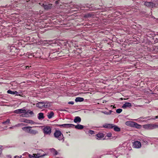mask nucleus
Here are the masks:
<instances>
[{
	"label": "nucleus",
	"mask_w": 158,
	"mask_h": 158,
	"mask_svg": "<svg viewBox=\"0 0 158 158\" xmlns=\"http://www.w3.org/2000/svg\"><path fill=\"white\" fill-rule=\"evenodd\" d=\"M144 5L148 7L152 8L158 6V0H153L152 2H146Z\"/></svg>",
	"instance_id": "f257e3e1"
},
{
	"label": "nucleus",
	"mask_w": 158,
	"mask_h": 158,
	"mask_svg": "<svg viewBox=\"0 0 158 158\" xmlns=\"http://www.w3.org/2000/svg\"><path fill=\"white\" fill-rule=\"evenodd\" d=\"M66 50V49H63L62 51H61L60 52H58L56 51L55 52H53L52 53H50L49 55V57H50V58H51L52 57V56H64V52Z\"/></svg>",
	"instance_id": "f03ea898"
},
{
	"label": "nucleus",
	"mask_w": 158,
	"mask_h": 158,
	"mask_svg": "<svg viewBox=\"0 0 158 158\" xmlns=\"http://www.w3.org/2000/svg\"><path fill=\"white\" fill-rule=\"evenodd\" d=\"M54 137L59 140H61L63 138V135L59 130H56L54 133Z\"/></svg>",
	"instance_id": "7ed1b4c3"
},
{
	"label": "nucleus",
	"mask_w": 158,
	"mask_h": 158,
	"mask_svg": "<svg viewBox=\"0 0 158 158\" xmlns=\"http://www.w3.org/2000/svg\"><path fill=\"white\" fill-rule=\"evenodd\" d=\"M143 127L145 129L149 130L153 129L157 127V126L153 124H148L143 125Z\"/></svg>",
	"instance_id": "20e7f679"
},
{
	"label": "nucleus",
	"mask_w": 158,
	"mask_h": 158,
	"mask_svg": "<svg viewBox=\"0 0 158 158\" xmlns=\"http://www.w3.org/2000/svg\"><path fill=\"white\" fill-rule=\"evenodd\" d=\"M52 131L51 128L48 126H45L43 129V132L45 134L50 135Z\"/></svg>",
	"instance_id": "39448f33"
},
{
	"label": "nucleus",
	"mask_w": 158,
	"mask_h": 158,
	"mask_svg": "<svg viewBox=\"0 0 158 158\" xmlns=\"http://www.w3.org/2000/svg\"><path fill=\"white\" fill-rule=\"evenodd\" d=\"M133 146L135 148H139L141 147V144L140 142L137 141L134 142Z\"/></svg>",
	"instance_id": "423d86ee"
},
{
	"label": "nucleus",
	"mask_w": 158,
	"mask_h": 158,
	"mask_svg": "<svg viewBox=\"0 0 158 158\" xmlns=\"http://www.w3.org/2000/svg\"><path fill=\"white\" fill-rule=\"evenodd\" d=\"M25 110L21 109L15 110L13 111V112L17 114H19L22 113H25Z\"/></svg>",
	"instance_id": "0eeeda50"
},
{
	"label": "nucleus",
	"mask_w": 158,
	"mask_h": 158,
	"mask_svg": "<svg viewBox=\"0 0 158 158\" xmlns=\"http://www.w3.org/2000/svg\"><path fill=\"white\" fill-rule=\"evenodd\" d=\"M103 127L105 128L111 129L114 127V125L112 124L106 123L103 125Z\"/></svg>",
	"instance_id": "6e6552de"
},
{
	"label": "nucleus",
	"mask_w": 158,
	"mask_h": 158,
	"mask_svg": "<svg viewBox=\"0 0 158 158\" xmlns=\"http://www.w3.org/2000/svg\"><path fill=\"white\" fill-rule=\"evenodd\" d=\"M34 127H22V129L25 132L29 133L30 128H32Z\"/></svg>",
	"instance_id": "1a4fd4ad"
},
{
	"label": "nucleus",
	"mask_w": 158,
	"mask_h": 158,
	"mask_svg": "<svg viewBox=\"0 0 158 158\" xmlns=\"http://www.w3.org/2000/svg\"><path fill=\"white\" fill-rule=\"evenodd\" d=\"M21 121L23 122L31 124H33L34 123L33 120L26 119H23Z\"/></svg>",
	"instance_id": "9d476101"
},
{
	"label": "nucleus",
	"mask_w": 158,
	"mask_h": 158,
	"mask_svg": "<svg viewBox=\"0 0 158 158\" xmlns=\"http://www.w3.org/2000/svg\"><path fill=\"white\" fill-rule=\"evenodd\" d=\"M44 102H40L38 103L37 104V106L38 107L40 108H43V107H44Z\"/></svg>",
	"instance_id": "9b49d317"
},
{
	"label": "nucleus",
	"mask_w": 158,
	"mask_h": 158,
	"mask_svg": "<svg viewBox=\"0 0 158 158\" xmlns=\"http://www.w3.org/2000/svg\"><path fill=\"white\" fill-rule=\"evenodd\" d=\"M132 105L131 103L129 102H127L123 104L122 107L123 109H125L127 107H130Z\"/></svg>",
	"instance_id": "f8f14e48"
},
{
	"label": "nucleus",
	"mask_w": 158,
	"mask_h": 158,
	"mask_svg": "<svg viewBox=\"0 0 158 158\" xmlns=\"http://www.w3.org/2000/svg\"><path fill=\"white\" fill-rule=\"evenodd\" d=\"M31 128H30L29 132L30 134L33 135H35L38 134V132L37 130L32 129Z\"/></svg>",
	"instance_id": "ddd939ff"
},
{
	"label": "nucleus",
	"mask_w": 158,
	"mask_h": 158,
	"mask_svg": "<svg viewBox=\"0 0 158 158\" xmlns=\"http://www.w3.org/2000/svg\"><path fill=\"white\" fill-rule=\"evenodd\" d=\"M94 15L93 12L87 13L85 15L84 17L86 18H90V17H93Z\"/></svg>",
	"instance_id": "4468645a"
},
{
	"label": "nucleus",
	"mask_w": 158,
	"mask_h": 158,
	"mask_svg": "<svg viewBox=\"0 0 158 158\" xmlns=\"http://www.w3.org/2000/svg\"><path fill=\"white\" fill-rule=\"evenodd\" d=\"M81 119L79 116L75 117L74 119V122L76 123H78L81 122Z\"/></svg>",
	"instance_id": "2eb2a0df"
},
{
	"label": "nucleus",
	"mask_w": 158,
	"mask_h": 158,
	"mask_svg": "<svg viewBox=\"0 0 158 158\" xmlns=\"http://www.w3.org/2000/svg\"><path fill=\"white\" fill-rule=\"evenodd\" d=\"M134 122L131 121H127L125 123V124H126V125H127L128 126H130L131 127H132L133 124L134 123Z\"/></svg>",
	"instance_id": "dca6fc26"
},
{
	"label": "nucleus",
	"mask_w": 158,
	"mask_h": 158,
	"mask_svg": "<svg viewBox=\"0 0 158 158\" xmlns=\"http://www.w3.org/2000/svg\"><path fill=\"white\" fill-rule=\"evenodd\" d=\"M54 115V113L53 111H51L47 114V117L49 119L52 118Z\"/></svg>",
	"instance_id": "f3484780"
},
{
	"label": "nucleus",
	"mask_w": 158,
	"mask_h": 158,
	"mask_svg": "<svg viewBox=\"0 0 158 158\" xmlns=\"http://www.w3.org/2000/svg\"><path fill=\"white\" fill-rule=\"evenodd\" d=\"M46 155L44 153L41 154L40 153H38L37 154H36L35 156V158H39Z\"/></svg>",
	"instance_id": "a211bd4d"
},
{
	"label": "nucleus",
	"mask_w": 158,
	"mask_h": 158,
	"mask_svg": "<svg viewBox=\"0 0 158 158\" xmlns=\"http://www.w3.org/2000/svg\"><path fill=\"white\" fill-rule=\"evenodd\" d=\"M44 114L43 113L40 112L38 114V118L39 119H41L44 118Z\"/></svg>",
	"instance_id": "6ab92c4d"
},
{
	"label": "nucleus",
	"mask_w": 158,
	"mask_h": 158,
	"mask_svg": "<svg viewBox=\"0 0 158 158\" xmlns=\"http://www.w3.org/2000/svg\"><path fill=\"white\" fill-rule=\"evenodd\" d=\"M52 6V4H48L47 5H44V7L45 9L48 10V9L51 8Z\"/></svg>",
	"instance_id": "aec40b11"
},
{
	"label": "nucleus",
	"mask_w": 158,
	"mask_h": 158,
	"mask_svg": "<svg viewBox=\"0 0 158 158\" xmlns=\"http://www.w3.org/2000/svg\"><path fill=\"white\" fill-rule=\"evenodd\" d=\"M74 127L76 129H82L84 128V127L83 125L80 124H78L76 126L75 125Z\"/></svg>",
	"instance_id": "412c9836"
},
{
	"label": "nucleus",
	"mask_w": 158,
	"mask_h": 158,
	"mask_svg": "<svg viewBox=\"0 0 158 158\" xmlns=\"http://www.w3.org/2000/svg\"><path fill=\"white\" fill-rule=\"evenodd\" d=\"M84 100V99L82 98L77 97L76 98L75 101L76 102H83Z\"/></svg>",
	"instance_id": "4be33fe9"
},
{
	"label": "nucleus",
	"mask_w": 158,
	"mask_h": 158,
	"mask_svg": "<svg viewBox=\"0 0 158 158\" xmlns=\"http://www.w3.org/2000/svg\"><path fill=\"white\" fill-rule=\"evenodd\" d=\"M44 107L45 108H48L50 106V103L47 102H44Z\"/></svg>",
	"instance_id": "5701e85b"
},
{
	"label": "nucleus",
	"mask_w": 158,
	"mask_h": 158,
	"mask_svg": "<svg viewBox=\"0 0 158 158\" xmlns=\"http://www.w3.org/2000/svg\"><path fill=\"white\" fill-rule=\"evenodd\" d=\"M96 136L98 138L101 139L104 137V135L102 133H98L96 135Z\"/></svg>",
	"instance_id": "b1692460"
},
{
	"label": "nucleus",
	"mask_w": 158,
	"mask_h": 158,
	"mask_svg": "<svg viewBox=\"0 0 158 158\" xmlns=\"http://www.w3.org/2000/svg\"><path fill=\"white\" fill-rule=\"evenodd\" d=\"M141 127V125L138 124L137 123L134 122L132 127H136L137 128H140Z\"/></svg>",
	"instance_id": "393cba45"
},
{
	"label": "nucleus",
	"mask_w": 158,
	"mask_h": 158,
	"mask_svg": "<svg viewBox=\"0 0 158 158\" xmlns=\"http://www.w3.org/2000/svg\"><path fill=\"white\" fill-rule=\"evenodd\" d=\"M60 127H63L65 128H68V124H64L61 125H57Z\"/></svg>",
	"instance_id": "a878e982"
},
{
	"label": "nucleus",
	"mask_w": 158,
	"mask_h": 158,
	"mask_svg": "<svg viewBox=\"0 0 158 158\" xmlns=\"http://www.w3.org/2000/svg\"><path fill=\"white\" fill-rule=\"evenodd\" d=\"M51 151L52 152L54 155H56L57 154V151L54 148H52L51 149Z\"/></svg>",
	"instance_id": "bb28decb"
},
{
	"label": "nucleus",
	"mask_w": 158,
	"mask_h": 158,
	"mask_svg": "<svg viewBox=\"0 0 158 158\" xmlns=\"http://www.w3.org/2000/svg\"><path fill=\"white\" fill-rule=\"evenodd\" d=\"M114 131H120V128L118 127L117 126H114Z\"/></svg>",
	"instance_id": "cd10ccee"
},
{
	"label": "nucleus",
	"mask_w": 158,
	"mask_h": 158,
	"mask_svg": "<svg viewBox=\"0 0 158 158\" xmlns=\"http://www.w3.org/2000/svg\"><path fill=\"white\" fill-rule=\"evenodd\" d=\"M24 113V114H23L21 115V116L22 117H29V114H27L26 113V112L25 113Z\"/></svg>",
	"instance_id": "c85d7f7f"
},
{
	"label": "nucleus",
	"mask_w": 158,
	"mask_h": 158,
	"mask_svg": "<svg viewBox=\"0 0 158 158\" xmlns=\"http://www.w3.org/2000/svg\"><path fill=\"white\" fill-rule=\"evenodd\" d=\"M26 126L25 124L23 123H20L16 125L15 127H23Z\"/></svg>",
	"instance_id": "c756f323"
},
{
	"label": "nucleus",
	"mask_w": 158,
	"mask_h": 158,
	"mask_svg": "<svg viewBox=\"0 0 158 158\" xmlns=\"http://www.w3.org/2000/svg\"><path fill=\"white\" fill-rule=\"evenodd\" d=\"M26 113L27 114H29L31 115H32L34 114V113L32 111H31L29 110L27 111H26Z\"/></svg>",
	"instance_id": "7c9ffc66"
},
{
	"label": "nucleus",
	"mask_w": 158,
	"mask_h": 158,
	"mask_svg": "<svg viewBox=\"0 0 158 158\" xmlns=\"http://www.w3.org/2000/svg\"><path fill=\"white\" fill-rule=\"evenodd\" d=\"M75 125L72 124H68V128H73Z\"/></svg>",
	"instance_id": "2f4dec72"
},
{
	"label": "nucleus",
	"mask_w": 158,
	"mask_h": 158,
	"mask_svg": "<svg viewBox=\"0 0 158 158\" xmlns=\"http://www.w3.org/2000/svg\"><path fill=\"white\" fill-rule=\"evenodd\" d=\"M122 111V110L121 109H118L116 110V112L117 113L119 114L121 113Z\"/></svg>",
	"instance_id": "473e14b6"
},
{
	"label": "nucleus",
	"mask_w": 158,
	"mask_h": 158,
	"mask_svg": "<svg viewBox=\"0 0 158 158\" xmlns=\"http://www.w3.org/2000/svg\"><path fill=\"white\" fill-rule=\"evenodd\" d=\"M14 92L15 91H13L10 90H8L7 91V93L8 94H14Z\"/></svg>",
	"instance_id": "72a5a7b5"
},
{
	"label": "nucleus",
	"mask_w": 158,
	"mask_h": 158,
	"mask_svg": "<svg viewBox=\"0 0 158 158\" xmlns=\"http://www.w3.org/2000/svg\"><path fill=\"white\" fill-rule=\"evenodd\" d=\"M36 154H33L32 155L29 154V157L30 158H35V156Z\"/></svg>",
	"instance_id": "f704fd0d"
},
{
	"label": "nucleus",
	"mask_w": 158,
	"mask_h": 158,
	"mask_svg": "<svg viewBox=\"0 0 158 158\" xmlns=\"http://www.w3.org/2000/svg\"><path fill=\"white\" fill-rule=\"evenodd\" d=\"M10 122V120L9 119H7L6 121L4 122L3 123V124H8Z\"/></svg>",
	"instance_id": "c9c22d12"
},
{
	"label": "nucleus",
	"mask_w": 158,
	"mask_h": 158,
	"mask_svg": "<svg viewBox=\"0 0 158 158\" xmlns=\"http://www.w3.org/2000/svg\"><path fill=\"white\" fill-rule=\"evenodd\" d=\"M89 133L93 135L94 133V131L93 130H90L89 131Z\"/></svg>",
	"instance_id": "e433bc0d"
},
{
	"label": "nucleus",
	"mask_w": 158,
	"mask_h": 158,
	"mask_svg": "<svg viewBox=\"0 0 158 158\" xmlns=\"http://www.w3.org/2000/svg\"><path fill=\"white\" fill-rule=\"evenodd\" d=\"M14 94H15L16 95L18 96H21L20 94H19L18 92L16 91L14 92Z\"/></svg>",
	"instance_id": "4c0bfd02"
},
{
	"label": "nucleus",
	"mask_w": 158,
	"mask_h": 158,
	"mask_svg": "<svg viewBox=\"0 0 158 158\" xmlns=\"http://www.w3.org/2000/svg\"><path fill=\"white\" fill-rule=\"evenodd\" d=\"M106 136L108 137H111L112 136V134L110 133H108L107 134Z\"/></svg>",
	"instance_id": "58836bf2"
},
{
	"label": "nucleus",
	"mask_w": 158,
	"mask_h": 158,
	"mask_svg": "<svg viewBox=\"0 0 158 158\" xmlns=\"http://www.w3.org/2000/svg\"><path fill=\"white\" fill-rule=\"evenodd\" d=\"M68 104H69L73 105L74 104V102L73 101H70V102H68Z\"/></svg>",
	"instance_id": "ea45409f"
},
{
	"label": "nucleus",
	"mask_w": 158,
	"mask_h": 158,
	"mask_svg": "<svg viewBox=\"0 0 158 158\" xmlns=\"http://www.w3.org/2000/svg\"><path fill=\"white\" fill-rule=\"evenodd\" d=\"M157 118H158V115L155 116V118H150V119H154H154H157Z\"/></svg>",
	"instance_id": "a19ab883"
},
{
	"label": "nucleus",
	"mask_w": 158,
	"mask_h": 158,
	"mask_svg": "<svg viewBox=\"0 0 158 158\" xmlns=\"http://www.w3.org/2000/svg\"><path fill=\"white\" fill-rule=\"evenodd\" d=\"M39 4L41 6H43V7H44V4L43 3H40Z\"/></svg>",
	"instance_id": "79ce46f5"
},
{
	"label": "nucleus",
	"mask_w": 158,
	"mask_h": 158,
	"mask_svg": "<svg viewBox=\"0 0 158 158\" xmlns=\"http://www.w3.org/2000/svg\"><path fill=\"white\" fill-rule=\"evenodd\" d=\"M55 3L57 5L59 4V2L58 1H56L55 2Z\"/></svg>",
	"instance_id": "37998d69"
},
{
	"label": "nucleus",
	"mask_w": 158,
	"mask_h": 158,
	"mask_svg": "<svg viewBox=\"0 0 158 158\" xmlns=\"http://www.w3.org/2000/svg\"><path fill=\"white\" fill-rule=\"evenodd\" d=\"M2 152H1V151L0 150V154H1Z\"/></svg>",
	"instance_id": "c03bdc74"
},
{
	"label": "nucleus",
	"mask_w": 158,
	"mask_h": 158,
	"mask_svg": "<svg viewBox=\"0 0 158 158\" xmlns=\"http://www.w3.org/2000/svg\"><path fill=\"white\" fill-rule=\"evenodd\" d=\"M12 128V127H10V128Z\"/></svg>",
	"instance_id": "a18cd8bd"
},
{
	"label": "nucleus",
	"mask_w": 158,
	"mask_h": 158,
	"mask_svg": "<svg viewBox=\"0 0 158 158\" xmlns=\"http://www.w3.org/2000/svg\"><path fill=\"white\" fill-rule=\"evenodd\" d=\"M115 108V107L114 106H113V108Z\"/></svg>",
	"instance_id": "49530a36"
},
{
	"label": "nucleus",
	"mask_w": 158,
	"mask_h": 158,
	"mask_svg": "<svg viewBox=\"0 0 158 158\" xmlns=\"http://www.w3.org/2000/svg\"><path fill=\"white\" fill-rule=\"evenodd\" d=\"M121 100H123V99L122 98H121Z\"/></svg>",
	"instance_id": "de8ad7c7"
}]
</instances>
